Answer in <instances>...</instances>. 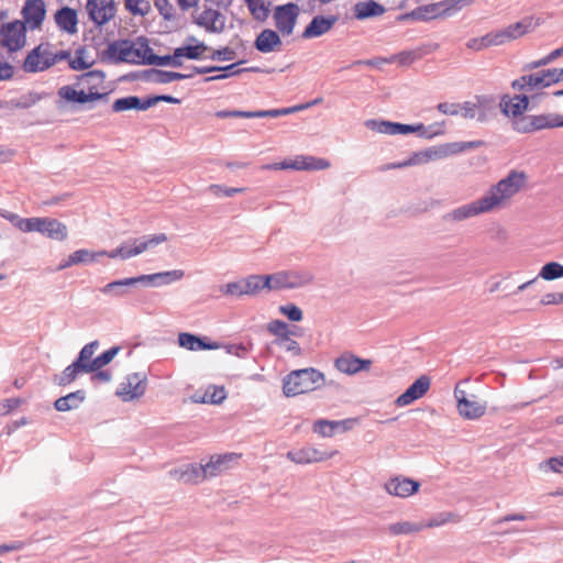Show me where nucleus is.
Returning a JSON list of instances; mask_svg holds the SVG:
<instances>
[{"label":"nucleus","instance_id":"1","mask_svg":"<svg viewBox=\"0 0 563 563\" xmlns=\"http://www.w3.org/2000/svg\"><path fill=\"white\" fill-rule=\"evenodd\" d=\"M106 79V75L102 70L93 69L77 76V80L80 81L86 89L77 90L70 85H65L58 88L56 100V107L58 109H65L68 103L73 104H85L87 102L106 100L109 99V92H99V88L102 87Z\"/></svg>","mask_w":563,"mask_h":563},{"label":"nucleus","instance_id":"2","mask_svg":"<svg viewBox=\"0 0 563 563\" xmlns=\"http://www.w3.org/2000/svg\"><path fill=\"white\" fill-rule=\"evenodd\" d=\"M324 384V375L312 367L292 371L283 380V391L287 397L312 391Z\"/></svg>","mask_w":563,"mask_h":563},{"label":"nucleus","instance_id":"3","mask_svg":"<svg viewBox=\"0 0 563 563\" xmlns=\"http://www.w3.org/2000/svg\"><path fill=\"white\" fill-rule=\"evenodd\" d=\"M527 181V174L512 169L508 175L500 179L497 184L493 185L487 194L484 196L488 201L489 208L494 210L503 205L505 200L510 199L525 186Z\"/></svg>","mask_w":563,"mask_h":563},{"label":"nucleus","instance_id":"4","mask_svg":"<svg viewBox=\"0 0 563 563\" xmlns=\"http://www.w3.org/2000/svg\"><path fill=\"white\" fill-rule=\"evenodd\" d=\"M364 125L375 132L387 134V135H397V134H409V133H418L420 137L432 139L437 135L442 134L441 130L431 131L434 126L439 124L430 125L426 128L422 123L418 124H405L399 122H391L386 120H376L368 119L365 121Z\"/></svg>","mask_w":563,"mask_h":563},{"label":"nucleus","instance_id":"5","mask_svg":"<svg viewBox=\"0 0 563 563\" xmlns=\"http://www.w3.org/2000/svg\"><path fill=\"white\" fill-rule=\"evenodd\" d=\"M167 241V236L165 233L154 234V235H144L140 239L129 240L124 244L119 247L108 252V251H99L98 257L108 256L110 258L121 257L123 260L136 256L150 247L156 246L163 242Z\"/></svg>","mask_w":563,"mask_h":563},{"label":"nucleus","instance_id":"6","mask_svg":"<svg viewBox=\"0 0 563 563\" xmlns=\"http://www.w3.org/2000/svg\"><path fill=\"white\" fill-rule=\"evenodd\" d=\"M562 80L563 68L543 69L520 76L511 82V87L519 91H533L548 88Z\"/></svg>","mask_w":563,"mask_h":563},{"label":"nucleus","instance_id":"7","mask_svg":"<svg viewBox=\"0 0 563 563\" xmlns=\"http://www.w3.org/2000/svg\"><path fill=\"white\" fill-rule=\"evenodd\" d=\"M144 37L137 38L139 47L129 41H114L108 45L106 49V55L108 59L114 64L118 63H131V64H141L144 57V48H142V41Z\"/></svg>","mask_w":563,"mask_h":563},{"label":"nucleus","instance_id":"8","mask_svg":"<svg viewBox=\"0 0 563 563\" xmlns=\"http://www.w3.org/2000/svg\"><path fill=\"white\" fill-rule=\"evenodd\" d=\"M27 27L20 20L2 23L0 25V47L8 53H16L26 44Z\"/></svg>","mask_w":563,"mask_h":563},{"label":"nucleus","instance_id":"9","mask_svg":"<svg viewBox=\"0 0 563 563\" xmlns=\"http://www.w3.org/2000/svg\"><path fill=\"white\" fill-rule=\"evenodd\" d=\"M456 10L455 0H445L438 3L420 5L410 12L401 14L398 19L399 21H429L439 16H450Z\"/></svg>","mask_w":563,"mask_h":563},{"label":"nucleus","instance_id":"10","mask_svg":"<svg viewBox=\"0 0 563 563\" xmlns=\"http://www.w3.org/2000/svg\"><path fill=\"white\" fill-rule=\"evenodd\" d=\"M267 330L276 336V343L283 345L287 351L298 352V343L291 336H301L303 330L294 322H284L275 319L267 324Z\"/></svg>","mask_w":563,"mask_h":563},{"label":"nucleus","instance_id":"11","mask_svg":"<svg viewBox=\"0 0 563 563\" xmlns=\"http://www.w3.org/2000/svg\"><path fill=\"white\" fill-rule=\"evenodd\" d=\"M312 277L309 274H300L296 272H279L276 274L264 275V284L266 290H282L299 288L309 284Z\"/></svg>","mask_w":563,"mask_h":563},{"label":"nucleus","instance_id":"12","mask_svg":"<svg viewBox=\"0 0 563 563\" xmlns=\"http://www.w3.org/2000/svg\"><path fill=\"white\" fill-rule=\"evenodd\" d=\"M330 167V162L324 158L298 155L294 159H285L282 163H274L264 166L265 169H295V170H322Z\"/></svg>","mask_w":563,"mask_h":563},{"label":"nucleus","instance_id":"13","mask_svg":"<svg viewBox=\"0 0 563 563\" xmlns=\"http://www.w3.org/2000/svg\"><path fill=\"white\" fill-rule=\"evenodd\" d=\"M485 200L484 196L479 199L472 201L470 203L462 205L443 216V220L445 222H461L467 220L470 218L479 216L482 213L490 212L489 208L490 203Z\"/></svg>","mask_w":563,"mask_h":563},{"label":"nucleus","instance_id":"14","mask_svg":"<svg viewBox=\"0 0 563 563\" xmlns=\"http://www.w3.org/2000/svg\"><path fill=\"white\" fill-rule=\"evenodd\" d=\"M21 23L31 30H41L46 16V4L44 0H25L21 9Z\"/></svg>","mask_w":563,"mask_h":563},{"label":"nucleus","instance_id":"15","mask_svg":"<svg viewBox=\"0 0 563 563\" xmlns=\"http://www.w3.org/2000/svg\"><path fill=\"white\" fill-rule=\"evenodd\" d=\"M147 377L142 373H133L125 377L117 389V395L123 401L142 397L146 391Z\"/></svg>","mask_w":563,"mask_h":563},{"label":"nucleus","instance_id":"16","mask_svg":"<svg viewBox=\"0 0 563 563\" xmlns=\"http://www.w3.org/2000/svg\"><path fill=\"white\" fill-rule=\"evenodd\" d=\"M54 53L49 51V43H41L35 46L26 56L23 63V69L26 73H38L51 68L48 65Z\"/></svg>","mask_w":563,"mask_h":563},{"label":"nucleus","instance_id":"17","mask_svg":"<svg viewBox=\"0 0 563 563\" xmlns=\"http://www.w3.org/2000/svg\"><path fill=\"white\" fill-rule=\"evenodd\" d=\"M86 11L97 26H102L114 18L117 7L114 0H87Z\"/></svg>","mask_w":563,"mask_h":563},{"label":"nucleus","instance_id":"18","mask_svg":"<svg viewBox=\"0 0 563 563\" xmlns=\"http://www.w3.org/2000/svg\"><path fill=\"white\" fill-rule=\"evenodd\" d=\"M442 158H445V153L443 150V145L441 144L438 146L429 147L421 152H416L407 161L383 165L378 168V170L386 172L389 169L404 168L407 166L427 163L431 159H442Z\"/></svg>","mask_w":563,"mask_h":563},{"label":"nucleus","instance_id":"19","mask_svg":"<svg viewBox=\"0 0 563 563\" xmlns=\"http://www.w3.org/2000/svg\"><path fill=\"white\" fill-rule=\"evenodd\" d=\"M299 8L296 3L289 2L278 5L274 12V20L277 30L284 35H290L296 25Z\"/></svg>","mask_w":563,"mask_h":563},{"label":"nucleus","instance_id":"20","mask_svg":"<svg viewBox=\"0 0 563 563\" xmlns=\"http://www.w3.org/2000/svg\"><path fill=\"white\" fill-rule=\"evenodd\" d=\"M455 397L457 400V409L462 417L474 420L482 417L485 413L486 405L476 400L475 396L467 397L465 391L455 388Z\"/></svg>","mask_w":563,"mask_h":563},{"label":"nucleus","instance_id":"21","mask_svg":"<svg viewBox=\"0 0 563 563\" xmlns=\"http://www.w3.org/2000/svg\"><path fill=\"white\" fill-rule=\"evenodd\" d=\"M420 486V482L399 475L387 481L384 488L391 496L407 498L418 493Z\"/></svg>","mask_w":563,"mask_h":563},{"label":"nucleus","instance_id":"22","mask_svg":"<svg viewBox=\"0 0 563 563\" xmlns=\"http://www.w3.org/2000/svg\"><path fill=\"white\" fill-rule=\"evenodd\" d=\"M335 451H321L312 446H305L287 452V459L297 464H310L331 459Z\"/></svg>","mask_w":563,"mask_h":563},{"label":"nucleus","instance_id":"23","mask_svg":"<svg viewBox=\"0 0 563 563\" xmlns=\"http://www.w3.org/2000/svg\"><path fill=\"white\" fill-rule=\"evenodd\" d=\"M195 23L208 33L220 34L225 29L227 18L219 10L206 8L199 15L194 16Z\"/></svg>","mask_w":563,"mask_h":563},{"label":"nucleus","instance_id":"24","mask_svg":"<svg viewBox=\"0 0 563 563\" xmlns=\"http://www.w3.org/2000/svg\"><path fill=\"white\" fill-rule=\"evenodd\" d=\"M431 380L427 375L417 378L400 396L396 399L398 407H405L422 398L430 389Z\"/></svg>","mask_w":563,"mask_h":563},{"label":"nucleus","instance_id":"25","mask_svg":"<svg viewBox=\"0 0 563 563\" xmlns=\"http://www.w3.org/2000/svg\"><path fill=\"white\" fill-rule=\"evenodd\" d=\"M192 77V74H183L156 68L142 70L136 78L153 84H169L175 80H184Z\"/></svg>","mask_w":563,"mask_h":563},{"label":"nucleus","instance_id":"26","mask_svg":"<svg viewBox=\"0 0 563 563\" xmlns=\"http://www.w3.org/2000/svg\"><path fill=\"white\" fill-rule=\"evenodd\" d=\"M530 104V98L526 93L515 95L512 98L508 95L501 97L499 107L505 115H512V119L522 115Z\"/></svg>","mask_w":563,"mask_h":563},{"label":"nucleus","instance_id":"27","mask_svg":"<svg viewBox=\"0 0 563 563\" xmlns=\"http://www.w3.org/2000/svg\"><path fill=\"white\" fill-rule=\"evenodd\" d=\"M185 273L181 269H174L168 272H161L150 275H140L139 284L144 287H159L163 285H168L174 282L180 280L184 277Z\"/></svg>","mask_w":563,"mask_h":563},{"label":"nucleus","instance_id":"28","mask_svg":"<svg viewBox=\"0 0 563 563\" xmlns=\"http://www.w3.org/2000/svg\"><path fill=\"white\" fill-rule=\"evenodd\" d=\"M338 16L335 15H316L310 23L305 27L301 36L302 38L319 37L329 32L336 23Z\"/></svg>","mask_w":563,"mask_h":563},{"label":"nucleus","instance_id":"29","mask_svg":"<svg viewBox=\"0 0 563 563\" xmlns=\"http://www.w3.org/2000/svg\"><path fill=\"white\" fill-rule=\"evenodd\" d=\"M170 474L179 481L188 484H198L207 479L203 464L190 463L176 468Z\"/></svg>","mask_w":563,"mask_h":563},{"label":"nucleus","instance_id":"30","mask_svg":"<svg viewBox=\"0 0 563 563\" xmlns=\"http://www.w3.org/2000/svg\"><path fill=\"white\" fill-rule=\"evenodd\" d=\"M56 26L68 34L77 33L78 29V14L77 11L70 7H62L54 14Z\"/></svg>","mask_w":563,"mask_h":563},{"label":"nucleus","instance_id":"31","mask_svg":"<svg viewBox=\"0 0 563 563\" xmlns=\"http://www.w3.org/2000/svg\"><path fill=\"white\" fill-rule=\"evenodd\" d=\"M474 106L477 113V122L485 123L497 114L496 98L490 95L475 96Z\"/></svg>","mask_w":563,"mask_h":563},{"label":"nucleus","instance_id":"32","mask_svg":"<svg viewBox=\"0 0 563 563\" xmlns=\"http://www.w3.org/2000/svg\"><path fill=\"white\" fill-rule=\"evenodd\" d=\"M334 364L341 373L352 375L360 371L368 369L371 361L362 360L351 354H343L335 360Z\"/></svg>","mask_w":563,"mask_h":563},{"label":"nucleus","instance_id":"33","mask_svg":"<svg viewBox=\"0 0 563 563\" xmlns=\"http://www.w3.org/2000/svg\"><path fill=\"white\" fill-rule=\"evenodd\" d=\"M38 233L56 241H64L67 239V227L54 218H42Z\"/></svg>","mask_w":563,"mask_h":563},{"label":"nucleus","instance_id":"34","mask_svg":"<svg viewBox=\"0 0 563 563\" xmlns=\"http://www.w3.org/2000/svg\"><path fill=\"white\" fill-rule=\"evenodd\" d=\"M282 45L278 33L271 29L263 30L255 38L254 47L261 53H271Z\"/></svg>","mask_w":563,"mask_h":563},{"label":"nucleus","instance_id":"35","mask_svg":"<svg viewBox=\"0 0 563 563\" xmlns=\"http://www.w3.org/2000/svg\"><path fill=\"white\" fill-rule=\"evenodd\" d=\"M178 344L189 351L217 350L220 347L217 342L207 343L202 338L187 332L179 333Z\"/></svg>","mask_w":563,"mask_h":563},{"label":"nucleus","instance_id":"36","mask_svg":"<svg viewBox=\"0 0 563 563\" xmlns=\"http://www.w3.org/2000/svg\"><path fill=\"white\" fill-rule=\"evenodd\" d=\"M235 454L227 453L223 455H213L203 464L207 478L218 476L223 471L229 468V463L235 459Z\"/></svg>","mask_w":563,"mask_h":563},{"label":"nucleus","instance_id":"37","mask_svg":"<svg viewBox=\"0 0 563 563\" xmlns=\"http://www.w3.org/2000/svg\"><path fill=\"white\" fill-rule=\"evenodd\" d=\"M86 399V391L82 389L67 394L66 396L59 397L54 402V408L57 411H70L79 408V406Z\"/></svg>","mask_w":563,"mask_h":563},{"label":"nucleus","instance_id":"38","mask_svg":"<svg viewBox=\"0 0 563 563\" xmlns=\"http://www.w3.org/2000/svg\"><path fill=\"white\" fill-rule=\"evenodd\" d=\"M385 8L375 0L360 1L354 5V16L357 20H365L382 15Z\"/></svg>","mask_w":563,"mask_h":563},{"label":"nucleus","instance_id":"39","mask_svg":"<svg viewBox=\"0 0 563 563\" xmlns=\"http://www.w3.org/2000/svg\"><path fill=\"white\" fill-rule=\"evenodd\" d=\"M98 258V252L80 249L71 253L67 260L63 261L57 269L63 271L74 265L93 263Z\"/></svg>","mask_w":563,"mask_h":563},{"label":"nucleus","instance_id":"40","mask_svg":"<svg viewBox=\"0 0 563 563\" xmlns=\"http://www.w3.org/2000/svg\"><path fill=\"white\" fill-rule=\"evenodd\" d=\"M81 373H90V371H88V365L80 364L77 360H75L62 372L60 375L56 376L54 380L59 386H67L71 384Z\"/></svg>","mask_w":563,"mask_h":563},{"label":"nucleus","instance_id":"41","mask_svg":"<svg viewBox=\"0 0 563 563\" xmlns=\"http://www.w3.org/2000/svg\"><path fill=\"white\" fill-rule=\"evenodd\" d=\"M534 131L563 128V115L559 113L532 114Z\"/></svg>","mask_w":563,"mask_h":563},{"label":"nucleus","instance_id":"42","mask_svg":"<svg viewBox=\"0 0 563 563\" xmlns=\"http://www.w3.org/2000/svg\"><path fill=\"white\" fill-rule=\"evenodd\" d=\"M136 286H140L137 276L111 282L102 288V292L120 296L126 292L128 287Z\"/></svg>","mask_w":563,"mask_h":563},{"label":"nucleus","instance_id":"43","mask_svg":"<svg viewBox=\"0 0 563 563\" xmlns=\"http://www.w3.org/2000/svg\"><path fill=\"white\" fill-rule=\"evenodd\" d=\"M388 531L393 536H407L423 530L422 522L399 521L388 526Z\"/></svg>","mask_w":563,"mask_h":563},{"label":"nucleus","instance_id":"44","mask_svg":"<svg viewBox=\"0 0 563 563\" xmlns=\"http://www.w3.org/2000/svg\"><path fill=\"white\" fill-rule=\"evenodd\" d=\"M120 347L113 346L100 355H98L96 358H93L88 365V371L96 372L97 369H100L101 367L108 365L119 353Z\"/></svg>","mask_w":563,"mask_h":563},{"label":"nucleus","instance_id":"45","mask_svg":"<svg viewBox=\"0 0 563 563\" xmlns=\"http://www.w3.org/2000/svg\"><path fill=\"white\" fill-rule=\"evenodd\" d=\"M48 97V93L46 92H36V91H29L25 95L20 96L19 98H15V107L16 109H30L33 106H35L41 100Z\"/></svg>","mask_w":563,"mask_h":563},{"label":"nucleus","instance_id":"46","mask_svg":"<svg viewBox=\"0 0 563 563\" xmlns=\"http://www.w3.org/2000/svg\"><path fill=\"white\" fill-rule=\"evenodd\" d=\"M244 295L254 296L258 294L261 290L266 289L264 284V275H250L245 278H242Z\"/></svg>","mask_w":563,"mask_h":563},{"label":"nucleus","instance_id":"47","mask_svg":"<svg viewBox=\"0 0 563 563\" xmlns=\"http://www.w3.org/2000/svg\"><path fill=\"white\" fill-rule=\"evenodd\" d=\"M541 277L544 280H554L563 277V265L558 262L544 264L536 278Z\"/></svg>","mask_w":563,"mask_h":563},{"label":"nucleus","instance_id":"48","mask_svg":"<svg viewBox=\"0 0 563 563\" xmlns=\"http://www.w3.org/2000/svg\"><path fill=\"white\" fill-rule=\"evenodd\" d=\"M142 48H144V57L143 60H141V64L143 65H156V66H167V62L169 60L166 58V55L159 56L156 55L153 49L150 47L147 40L142 41Z\"/></svg>","mask_w":563,"mask_h":563},{"label":"nucleus","instance_id":"49","mask_svg":"<svg viewBox=\"0 0 563 563\" xmlns=\"http://www.w3.org/2000/svg\"><path fill=\"white\" fill-rule=\"evenodd\" d=\"M511 126L514 131L521 134H530L536 132L532 114H522L520 117L512 119Z\"/></svg>","mask_w":563,"mask_h":563},{"label":"nucleus","instance_id":"50","mask_svg":"<svg viewBox=\"0 0 563 563\" xmlns=\"http://www.w3.org/2000/svg\"><path fill=\"white\" fill-rule=\"evenodd\" d=\"M460 521V516L453 512H440L432 517L430 520L422 522L423 529L438 528L446 525L448 522Z\"/></svg>","mask_w":563,"mask_h":563},{"label":"nucleus","instance_id":"51","mask_svg":"<svg viewBox=\"0 0 563 563\" xmlns=\"http://www.w3.org/2000/svg\"><path fill=\"white\" fill-rule=\"evenodd\" d=\"M227 398V391L222 386H210L206 393L201 402H209L213 405L221 404Z\"/></svg>","mask_w":563,"mask_h":563},{"label":"nucleus","instance_id":"52","mask_svg":"<svg viewBox=\"0 0 563 563\" xmlns=\"http://www.w3.org/2000/svg\"><path fill=\"white\" fill-rule=\"evenodd\" d=\"M533 29V23L531 18H525L521 21H518L514 24L507 26L508 32L512 40H516L525 34H527L530 30Z\"/></svg>","mask_w":563,"mask_h":563},{"label":"nucleus","instance_id":"53","mask_svg":"<svg viewBox=\"0 0 563 563\" xmlns=\"http://www.w3.org/2000/svg\"><path fill=\"white\" fill-rule=\"evenodd\" d=\"M537 283H538V278H533L531 280H528V282L519 285L515 290L511 291L510 288L507 285L501 287V283L497 282V283L493 284V286L489 288V291L490 292H495V291H497L499 289H503V290H507L508 291L507 295L518 296V295H520L523 291L531 290Z\"/></svg>","mask_w":563,"mask_h":563},{"label":"nucleus","instance_id":"54","mask_svg":"<svg viewBox=\"0 0 563 563\" xmlns=\"http://www.w3.org/2000/svg\"><path fill=\"white\" fill-rule=\"evenodd\" d=\"M345 421H330L324 419H319L313 424V431L319 433L322 437H332L334 430Z\"/></svg>","mask_w":563,"mask_h":563},{"label":"nucleus","instance_id":"55","mask_svg":"<svg viewBox=\"0 0 563 563\" xmlns=\"http://www.w3.org/2000/svg\"><path fill=\"white\" fill-rule=\"evenodd\" d=\"M114 112H123L128 110H139V97L128 96L117 99L112 104Z\"/></svg>","mask_w":563,"mask_h":563},{"label":"nucleus","instance_id":"56","mask_svg":"<svg viewBox=\"0 0 563 563\" xmlns=\"http://www.w3.org/2000/svg\"><path fill=\"white\" fill-rule=\"evenodd\" d=\"M245 3L256 20L264 21L267 19L269 10L265 5L264 0H245Z\"/></svg>","mask_w":563,"mask_h":563},{"label":"nucleus","instance_id":"57","mask_svg":"<svg viewBox=\"0 0 563 563\" xmlns=\"http://www.w3.org/2000/svg\"><path fill=\"white\" fill-rule=\"evenodd\" d=\"M125 8L134 15H146L151 11V3L148 0H124Z\"/></svg>","mask_w":563,"mask_h":563},{"label":"nucleus","instance_id":"58","mask_svg":"<svg viewBox=\"0 0 563 563\" xmlns=\"http://www.w3.org/2000/svg\"><path fill=\"white\" fill-rule=\"evenodd\" d=\"M539 470L542 472L563 473V456H554L542 461L539 464Z\"/></svg>","mask_w":563,"mask_h":563},{"label":"nucleus","instance_id":"59","mask_svg":"<svg viewBox=\"0 0 563 563\" xmlns=\"http://www.w3.org/2000/svg\"><path fill=\"white\" fill-rule=\"evenodd\" d=\"M153 2L164 20L172 21L176 19L175 9L169 0H153Z\"/></svg>","mask_w":563,"mask_h":563},{"label":"nucleus","instance_id":"60","mask_svg":"<svg viewBox=\"0 0 563 563\" xmlns=\"http://www.w3.org/2000/svg\"><path fill=\"white\" fill-rule=\"evenodd\" d=\"M220 291L225 296L242 297L244 296V287L242 278L232 283H228L220 287Z\"/></svg>","mask_w":563,"mask_h":563},{"label":"nucleus","instance_id":"61","mask_svg":"<svg viewBox=\"0 0 563 563\" xmlns=\"http://www.w3.org/2000/svg\"><path fill=\"white\" fill-rule=\"evenodd\" d=\"M208 190L217 197H220V196L232 197L235 194L244 192L246 190V188L227 187L223 185L212 184L208 187Z\"/></svg>","mask_w":563,"mask_h":563},{"label":"nucleus","instance_id":"62","mask_svg":"<svg viewBox=\"0 0 563 563\" xmlns=\"http://www.w3.org/2000/svg\"><path fill=\"white\" fill-rule=\"evenodd\" d=\"M98 346H99L98 341H92V342L86 344L79 352V355L76 360L80 364H89L92 361L91 357L95 354Z\"/></svg>","mask_w":563,"mask_h":563},{"label":"nucleus","instance_id":"63","mask_svg":"<svg viewBox=\"0 0 563 563\" xmlns=\"http://www.w3.org/2000/svg\"><path fill=\"white\" fill-rule=\"evenodd\" d=\"M42 218H26L19 220L18 229L22 232H38Z\"/></svg>","mask_w":563,"mask_h":563},{"label":"nucleus","instance_id":"64","mask_svg":"<svg viewBox=\"0 0 563 563\" xmlns=\"http://www.w3.org/2000/svg\"><path fill=\"white\" fill-rule=\"evenodd\" d=\"M235 57V52L230 47H222L219 49L212 51L211 55L209 56L212 60H219V62H225V60H232Z\"/></svg>","mask_w":563,"mask_h":563}]
</instances>
